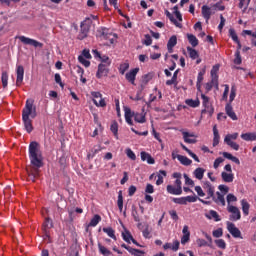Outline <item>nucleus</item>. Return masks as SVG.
Listing matches in <instances>:
<instances>
[{
	"label": "nucleus",
	"instance_id": "f257e3e1",
	"mask_svg": "<svg viewBox=\"0 0 256 256\" xmlns=\"http://www.w3.org/2000/svg\"><path fill=\"white\" fill-rule=\"evenodd\" d=\"M28 155L32 167L27 169L28 181L35 183L36 179L41 173V167H43V153L41 152V145L39 142L32 141L28 147Z\"/></svg>",
	"mask_w": 256,
	"mask_h": 256
},
{
	"label": "nucleus",
	"instance_id": "f03ea898",
	"mask_svg": "<svg viewBox=\"0 0 256 256\" xmlns=\"http://www.w3.org/2000/svg\"><path fill=\"white\" fill-rule=\"evenodd\" d=\"M35 119L37 117V108L33 106V102L26 101L25 107L22 110V121L27 133L33 132V121L29 119Z\"/></svg>",
	"mask_w": 256,
	"mask_h": 256
},
{
	"label": "nucleus",
	"instance_id": "7ed1b4c3",
	"mask_svg": "<svg viewBox=\"0 0 256 256\" xmlns=\"http://www.w3.org/2000/svg\"><path fill=\"white\" fill-rule=\"evenodd\" d=\"M97 33L103 41H107L106 45L108 47H111L117 41V34L109 31L107 28H100L97 30Z\"/></svg>",
	"mask_w": 256,
	"mask_h": 256
},
{
	"label": "nucleus",
	"instance_id": "20e7f679",
	"mask_svg": "<svg viewBox=\"0 0 256 256\" xmlns=\"http://www.w3.org/2000/svg\"><path fill=\"white\" fill-rule=\"evenodd\" d=\"M201 99L202 105L204 107V109L202 110V114L208 113L209 117H213V114L215 113V108H213V104L211 103L209 96L201 94Z\"/></svg>",
	"mask_w": 256,
	"mask_h": 256
},
{
	"label": "nucleus",
	"instance_id": "39448f33",
	"mask_svg": "<svg viewBox=\"0 0 256 256\" xmlns=\"http://www.w3.org/2000/svg\"><path fill=\"white\" fill-rule=\"evenodd\" d=\"M239 138V133L227 134L224 138V143L234 151H239V144L235 141Z\"/></svg>",
	"mask_w": 256,
	"mask_h": 256
},
{
	"label": "nucleus",
	"instance_id": "423d86ee",
	"mask_svg": "<svg viewBox=\"0 0 256 256\" xmlns=\"http://www.w3.org/2000/svg\"><path fill=\"white\" fill-rule=\"evenodd\" d=\"M90 29H91V19L87 18L80 25V32L77 36V39H79V41H83V39H86Z\"/></svg>",
	"mask_w": 256,
	"mask_h": 256
},
{
	"label": "nucleus",
	"instance_id": "0eeeda50",
	"mask_svg": "<svg viewBox=\"0 0 256 256\" xmlns=\"http://www.w3.org/2000/svg\"><path fill=\"white\" fill-rule=\"evenodd\" d=\"M173 203L176 205H187V203L197 202V196H184L180 198H172Z\"/></svg>",
	"mask_w": 256,
	"mask_h": 256
},
{
	"label": "nucleus",
	"instance_id": "6e6552de",
	"mask_svg": "<svg viewBox=\"0 0 256 256\" xmlns=\"http://www.w3.org/2000/svg\"><path fill=\"white\" fill-rule=\"evenodd\" d=\"M91 95L93 97V103L96 105V107H107V103L105 102L101 92H91Z\"/></svg>",
	"mask_w": 256,
	"mask_h": 256
},
{
	"label": "nucleus",
	"instance_id": "1a4fd4ad",
	"mask_svg": "<svg viewBox=\"0 0 256 256\" xmlns=\"http://www.w3.org/2000/svg\"><path fill=\"white\" fill-rule=\"evenodd\" d=\"M19 41L24 45H31L32 47H39L40 49L43 47V43L26 36H19Z\"/></svg>",
	"mask_w": 256,
	"mask_h": 256
},
{
	"label": "nucleus",
	"instance_id": "9d476101",
	"mask_svg": "<svg viewBox=\"0 0 256 256\" xmlns=\"http://www.w3.org/2000/svg\"><path fill=\"white\" fill-rule=\"evenodd\" d=\"M228 213H232L230 215V221H239L241 219V211L237 206L228 205Z\"/></svg>",
	"mask_w": 256,
	"mask_h": 256
},
{
	"label": "nucleus",
	"instance_id": "9b49d317",
	"mask_svg": "<svg viewBox=\"0 0 256 256\" xmlns=\"http://www.w3.org/2000/svg\"><path fill=\"white\" fill-rule=\"evenodd\" d=\"M227 230L235 239H243L241 236V230L237 228L232 222H227Z\"/></svg>",
	"mask_w": 256,
	"mask_h": 256
},
{
	"label": "nucleus",
	"instance_id": "f8f14e48",
	"mask_svg": "<svg viewBox=\"0 0 256 256\" xmlns=\"http://www.w3.org/2000/svg\"><path fill=\"white\" fill-rule=\"evenodd\" d=\"M203 189L207 193L206 199H212V197L215 195V186H213L211 182L205 181L203 183Z\"/></svg>",
	"mask_w": 256,
	"mask_h": 256
},
{
	"label": "nucleus",
	"instance_id": "ddd939ff",
	"mask_svg": "<svg viewBox=\"0 0 256 256\" xmlns=\"http://www.w3.org/2000/svg\"><path fill=\"white\" fill-rule=\"evenodd\" d=\"M202 17L206 20V23L211 19V15H215V11L213 7H209L208 5H203L201 8Z\"/></svg>",
	"mask_w": 256,
	"mask_h": 256
},
{
	"label": "nucleus",
	"instance_id": "4468645a",
	"mask_svg": "<svg viewBox=\"0 0 256 256\" xmlns=\"http://www.w3.org/2000/svg\"><path fill=\"white\" fill-rule=\"evenodd\" d=\"M210 73L212 83L215 84L216 89H219V75H217L219 73V64L213 66Z\"/></svg>",
	"mask_w": 256,
	"mask_h": 256
},
{
	"label": "nucleus",
	"instance_id": "2eb2a0df",
	"mask_svg": "<svg viewBox=\"0 0 256 256\" xmlns=\"http://www.w3.org/2000/svg\"><path fill=\"white\" fill-rule=\"evenodd\" d=\"M107 67L109 66L103 63L98 65V71L96 73L97 79H101L102 77H107V75H109V68Z\"/></svg>",
	"mask_w": 256,
	"mask_h": 256
},
{
	"label": "nucleus",
	"instance_id": "dca6fc26",
	"mask_svg": "<svg viewBox=\"0 0 256 256\" xmlns=\"http://www.w3.org/2000/svg\"><path fill=\"white\" fill-rule=\"evenodd\" d=\"M16 75V85L19 86L23 83V77H25V68L22 65L17 66Z\"/></svg>",
	"mask_w": 256,
	"mask_h": 256
},
{
	"label": "nucleus",
	"instance_id": "f3484780",
	"mask_svg": "<svg viewBox=\"0 0 256 256\" xmlns=\"http://www.w3.org/2000/svg\"><path fill=\"white\" fill-rule=\"evenodd\" d=\"M137 73H139V68H134L126 73L125 77L131 85H135V79L137 78Z\"/></svg>",
	"mask_w": 256,
	"mask_h": 256
},
{
	"label": "nucleus",
	"instance_id": "a211bd4d",
	"mask_svg": "<svg viewBox=\"0 0 256 256\" xmlns=\"http://www.w3.org/2000/svg\"><path fill=\"white\" fill-rule=\"evenodd\" d=\"M225 112H226V115H228V117H230V119H232V121H237V119H238L237 114L233 110V106L231 105V103L226 104Z\"/></svg>",
	"mask_w": 256,
	"mask_h": 256
},
{
	"label": "nucleus",
	"instance_id": "6ab92c4d",
	"mask_svg": "<svg viewBox=\"0 0 256 256\" xmlns=\"http://www.w3.org/2000/svg\"><path fill=\"white\" fill-rule=\"evenodd\" d=\"M217 197L215 194L212 197V201L216 203L217 205H222V207H225V194H221V192H216Z\"/></svg>",
	"mask_w": 256,
	"mask_h": 256
},
{
	"label": "nucleus",
	"instance_id": "aec40b11",
	"mask_svg": "<svg viewBox=\"0 0 256 256\" xmlns=\"http://www.w3.org/2000/svg\"><path fill=\"white\" fill-rule=\"evenodd\" d=\"M140 157L142 161H147L148 165H155V158L151 156V154L142 151L140 153Z\"/></svg>",
	"mask_w": 256,
	"mask_h": 256
},
{
	"label": "nucleus",
	"instance_id": "412c9836",
	"mask_svg": "<svg viewBox=\"0 0 256 256\" xmlns=\"http://www.w3.org/2000/svg\"><path fill=\"white\" fill-rule=\"evenodd\" d=\"M49 229H53V220H51V218H45L43 223V231L46 237H49Z\"/></svg>",
	"mask_w": 256,
	"mask_h": 256
},
{
	"label": "nucleus",
	"instance_id": "4be33fe9",
	"mask_svg": "<svg viewBox=\"0 0 256 256\" xmlns=\"http://www.w3.org/2000/svg\"><path fill=\"white\" fill-rule=\"evenodd\" d=\"M166 191L170 195H182L183 194V188H177L173 185H167Z\"/></svg>",
	"mask_w": 256,
	"mask_h": 256
},
{
	"label": "nucleus",
	"instance_id": "5701e85b",
	"mask_svg": "<svg viewBox=\"0 0 256 256\" xmlns=\"http://www.w3.org/2000/svg\"><path fill=\"white\" fill-rule=\"evenodd\" d=\"M180 147L183 149V151H186V153H188V155L190 157H192V159H194V161H196V163L201 162V160H199V157L197 156V154L193 153V151H191L189 148H187V146H185V144L180 143Z\"/></svg>",
	"mask_w": 256,
	"mask_h": 256
},
{
	"label": "nucleus",
	"instance_id": "b1692460",
	"mask_svg": "<svg viewBox=\"0 0 256 256\" xmlns=\"http://www.w3.org/2000/svg\"><path fill=\"white\" fill-rule=\"evenodd\" d=\"M182 135H183V139L186 143H189V144H195L197 143V139L195 138H189V137H195V134H191L189 132H182Z\"/></svg>",
	"mask_w": 256,
	"mask_h": 256
},
{
	"label": "nucleus",
	"instance_id": "393cba45",
	"mask_svg": "<svg viewBox=\"0 0 256 256\" xmlns=\"http://www.w3.org/2000/svg\"><path fill=\"white\" fill-rule=\"evenodd\" d=\"M213 135H214V138H213V147H217V145H219V141L221 139V136L219 135V130L217 129V125H214L213 126Z\"/></svg>",
	"mask_w": 256,
	"mask_h": 256
},
{
	"label": "nucleus",
	"instance_id": "a878e982",
	"mask_svg": "<svg viewBox=\"0 0 256 256\" xmlns=\"http://www.w3.org/2000/svg\"><path fill=\"white\" fill-rule=\"evenodd\" d=\"M221 177H222V181H224V183H233V180L235 179V176L233 175L232 172H230V173L222 172Z\"/></svg>",
	"mask_w": 256,
	"mask_h": 256
},
{
	"label": "nucleus",
	"instance_id": "bb28decb",
	"mask_svg": "<svg viewBox=\"0 0 256 256\" xmlns=\"http://www.w3.org/2000/svg\"><path fill=\"white\" fill-rule=\"evenodd\" d=\"M206 219H214V221L219 222L221 221V217L219 216V213L215 210H210L208 214H205Z\"/></svg>",
	"mask_w": 256,
	"mask_h": 256
},
{
	"label": "nucleus",
	"instance_id": "cd10ccee",
	"mask_svg": "<svg viewBox=\"0 0 256 256\" xmlns=\"http://www.w3.org/2000/svg\"><path fill=\"white\" fill-rule=\"evenodd\" d=\"M177 159L181 165H184L185 167H189V165L193 163V160L189 159L187 156L177 155Z\"/></svg>",
	"mask_w": 256,
	"mask_h": 256
},
{
	"label": "nucleus",
	"instance_id": "c85d7f7f",
	"mask_svg": "<svg viewBox=\"0 0 256 256\" xmlns=\"http://www.w3.org/2000/svg\"><path fill=\"white\" fill-rule=\"evenodd\" d=\"M193 175L198 181H201L205 177V169L198 167L194 170Z\"/></svg>",
	"mask_w": 256,
	"mask_h": 256
},
{
	"label": "nucleus",
	"instance_id": "c756f323",
	"mask_svg": "<svg viewBox=\"0 0 256 256\" xmlns=\"http://www.w3.org/2000/svg\"><path fill=\"white\" fill-rule=\"evenodd\" d=\"M165 15H166V17H168V19L171 21V23H173L176 27H179V29H181V27H183V25L181 23H179L177 21V19H175V17L173 16V14H171V12H169V10H165Z\"/></svg>",
	"mask_w": 256,
	"mask_h": 256
},
{
	"label": "nucleus",
	"instance_id": "7c9ffc66",
	"mask_svg": "<svg viewBox=\"0 0 256 256\" xmlns=\"http://www.w3.org/2000/svg\"><path fill=\"white\" fill-rule=\"evenodd\" d=\"M243 141H256V132H248L241 134Z\"/></svg>",
	"mask_w": 256,
	"mask_h": 256
},
{
	"label": "nucleus",
	"instance_id": "2f4dec72",
	"mask_svg": "<svg viewBox=\"0 0 256 256\" xmlns=\"http://www.w3.org/2000/svg\"><path fill=\"white\" fill-rule=\"evenodd\" d=\"M222 155L223 157H225V159H229L233 163H236V165H241V161H239V158L233 156L231 153L223 152Z\"/></svg>",
	"mask_w": 256,
	"mask_h": 256
},
{
	"label": "nucleus",
	"instance_id": "473e14b6",
	"mask_svg": "<svg viewBox=\"0 0 256 256\" xmlns=\"http://www.w3.org/2000/svg\"><path fill=\"white\" fill-rule=\"evenodd\" d=\"M187 52L189 54L190 59L195 60L199 59V52L192 48L191 46L187 47Z\"/></svg>",
	"mask_w": 256,
	"mask_h": 256
},
{
	"label": "nucleus",
	"instance_id": "72a5a7b5",
	"mask_svg": "<svg viewBox=\"0 0 256 256\" xmlns=\"http://www.w3.org/2000/svg\"><path fill=\"white\" fill-rule=\"evenodd\" d=\"M187 39L192 47H197V45H199V39H197L196 35L187 34Z\"/></svg>",
	"mask_w": 256,
	"mask_h": 256
},
{
	"label": "nucleus",
	"instance_id": "f704fd0d",
	"mask_svg": "<svg viewBox=\"0 0 256 256\" xmlns=\"http://www.w3.org/2000/svg\"><path fill=\"white\" fill-rule=\"evenodd\" d=\"M241 205H242V211H243V214L245 216L249 215V209L251 207V205L249 204V202H247V200L243 199L241 200Z\"/></svg>",
	"mask_w": 256,
	"mask_h": 256
},
{
	"label": "nucleus",
	"instance_id": "c9c22d12",
	"mask_svg": "<svg viewBox=\"0 0 256 256\" xmlns=\"http://www.w3.org/2000/svg\"><path fill=\"white\" fill-rule=\"evenodd\" d=\"M103 232L106 233L111 239H114V241H117V236H115V230L113 228H103Z\"/></svg>",
	"mask_w": 256,
	"mask_h": 256
},
{
	"label": "nucleus",
	"instance_id": "e433bc0d",
	"mask_svg": "<svg viewBox=\"0 0 256 256\" xmlns=\"http://www.w3.org/2000/svg\"><path fill=\"white\" fill-rule=\"evenodd\" d=\"M1 81H2L3 89H6L8 83H9V73H7V71L2 72Z\"/></svg>",
	"mask_w": 256,
	"mask_h": 256
},
{
	"label": "nucleus",
	"instance_id": "4c0bfd02",
	"mask_svg": "<svg viewBox=\"0 0 256 256\" xmlns=\"http://www.w3.org/2000/svg\"><path fill=\"white\" fill-rule=\"evenodd\" d=\"M250 3H251V0H239L238 7L239 9H242L243 13H245Z\"/></svg>",
	"mask_w": 256,
	"mask_h": 256
},
{
	"label": "nucleus",
	"instance_id": "58836bf2",
	"mask_svg": "<svg viewBox=\"0 0 256 256\" xmlns=\"http://www.w3.org/2000/svg\"><path fill=\"white\" fill-rule=\"evenodd\" d=\"M117 206L120 213H123V191L122 190L118 192Z\"/></svg>",
	"mask_w": 256,
	"mask_h": 256
},
{
	"label": "nucleus",
	"instance_id": "ea45409f",
	"mask_svg": "<svg viewBox=\"0 0 256 256\" xmlns=\"http://www.w3.org/2000/svg\"><path fill=\"white\" fill-rule=\"evenodd\" d=\"M186 105H188V107H193V109H195L196 107H199V105H201V102L199 101V99L193 100V99H187L185 101Z\"/></svg>",
	"mask_w": 256,
	"mask_h": 256
},
{
	"label": "nucleus",
	"instance_id": "a19ab883",
	"mask_svg": "<svg viewBox=\"0 0 256 256\" xmlns=\"http://www.w3.org/2000/svg\"><path fill=\"white\" fill-rule=\"evenodd\" d=\"M110 130L112 131L114 137H116V139H119V124H117V122H113L110 126Z\"/></svg>",
	"mask_w": 256,
	"mask_h": 256
},
{
	"label": "nucleus",
	"instance_id": "79ce46f5",
	"mask_svg": "<svg viewBox=\"0 0 256 256\" xmlns=\"http://www.w3.org/2000/svg\"><path fill=\"white\" fill-rule=\"evenodd\" d=\"M134 121H136V123H145V121H147V119L145 118V114L135 113L134 114Z\"/></svg>",
	"mask_w": 256,
	"mask_h": 256
},
{
	"label": "nucleus",
	"instance_id": "37998d69",
	"mask_svg": "<svg viewBox=\"0 0 256 256\" xmlns=\"http://www.w3.org/2000/svg\"><path fill=\"white\" fill-rule=\"evenodd\" d=\"M101 221V217L99 214L94 215V217L91 219L88 227H97L99 225V222Z\"/></svg>",
	"mask_w": 256,
	"mask_h": 256
},
{
	"label": "nucleus",
	"instance_id": "c03bdc74",
	"mask_svg": "<svg viewBox=\"0 0 256 256\" xmlns=\"http://www.w3.org/2000/svg\"><path fill=\"white\" fill-rule=\"evenodd\" d=\"M163 177H167V171L160 170L158 174V179L156 181V185H163Z\"/></svg>",
	"mask_w": 256,
	"mask_h": 256
},
{
	"label": "nucleus",
	"instance_id": "a18cd8bd",
	"mask_svg": "<svg viewBox=\"0 0 256 256\" xmlns=\"http://www.w3.org/2000/svg\"><path fill=\"white\" fill-rule=\"evenodd\" d=\"M98 249H99V253L103 256L111 255V251L105 248V246L101 245V243H98Z\"/></svg>",
	"mask_w": 256,
	"mask_h": 256
},
{
	"label": "nucleus",
	"instance_id": "49530a36",
	"mask_svg": "<svg viewBox=\"0 0 256 256\" xmlns=\"http://www.w3.org/2000/svg\"><path fill=\"white\" fill-rule=\"evenodd\" d=\"M229 37H231L234 43H239V36H237V32H235V29H229Z\"/></svg>",
	"mask_w": 256,
	"mask_h": 256
},
{
	"label": "nucleus",
	"instance_id": "de8ad7c7",
	"mask_svg": "<svg viewBox=\"0 0 256 256\" xmlns=\"http://www.w3.org/2000/svg\"><path fill=\"white\" fill-rule=\"evenodd\" d=\"M122 237L126 243H131V241H133L134 239L133 235H131V232L129 231H125L124 233H122Z\"/></svg>",
	"mask_w": 256,
	"mask_h": 256
},
{
	"label": "nucleus",
	"instance_id": "09e8293b",
	"mask_svg": "<svg viewBox=\"0 0 256 256\" xmlns=\"http://www.w3.org/2000/svg\"><path fill=\"white\" fill-rule=\"evenodd\" d=\"M132 217L136 223H139V221H141V218L139 217V212L137 211V208H135V206H132Z\"/></svg>",
	"mask_w": 256,
	"mask_h": 256
},
{
	"label": "nucleus",
	"instance_id": "8fccbe9b",
	"mask_svg": "<svg viewBox=\"0 0 256 256\" xmlns=\"http://www.w3.org/2000/svg\"><path fill=\"white\" fill-rule=\"evenodd\" d=\"M241 63H243V59L241 58V51H236L235 52L234 64L235 65H241Z\"/></svg>",
	"mask_w": 256,
	"mask_h": 256
},
{
	"label": "nucleus",
	"instance_id": "3c124183",
	"mask_svg": "<svg viewBox=\"0 0 256 256\" xmlns=\"http://www.w3.org/2000/svg\"><path fill=\"white\" fill-rule=\"evenodd\" d=\"M215 244L219 247V249H227V243L223 239L215 240Z\"/></svg>",
	"mask_w": 256,
	"mask_h": 256
},
{
	"label": "nucleus",
	"instance_id": "603ef678",
	"mask_svg": "<svg viewBox=\"0 0 256 256\" xmlns=\"http://www.w3.org/2000/svg\"><path fill=\"white\" fill-rule=\"evenodd\" d=\"M126 155L132 161H135V159H137V156L135 155V152H133V150H131V148L126 149Z\"/></svg>",
	"mask_w": 256,
	"mask_h": 256
},
{
	"label": "nucleus",
	"instance_id": "864d4df0",
	"mask_svg": "<svg viewBox=\"0 0 256 256\" xmlns=\"http://www.w3.org/2000/svg\"><path fill=\"white\" fill-rule=\"evenodd\" d=\"M175 45H177V36L173 35L168 40L167 47H175Z\"/></svg>",
	"mask_w": 256,
	"mask_h": 256
},
{
	"label": "nucleus",
	"instance_id": "5fc2aeb1",
	"mask_svg": "<svg viewBox=\"0 0 256 256\" xmlns=\"http://www.w3.org/2000/svg\"><path fill=\"white\" fill-rule=\"evenodd\" d=\"M78 61H79V63L84 65V67H90V65H91V62L89 60L85 59L84 56L78 57Z\"/></svg>",
	"mask_w": 256,
	"mask_h": 256
},
{
	"label": "nucleus",
	"instance_id": "6e6d98bb",
	"mask_svg": "<svg viewBox=\"0 0 256 256\" xmlns=\"http://www.w3.org/2000/svg\"><path fill=\"white\" fill-rule=\"evenodd\" d=\"M213 11H223L225 9L224 5H221V2H217L212 5Z\"/></svg>",
	"mask_w": 256,
	"mask_h": 256
},
{
	"label": "nucleus",
	"instance_id": "4d7b16f0",
	"mask_svg": "<svg viewBox=\"0 0 256 256\" xmlns=\"http://www.w3.org/2000/svg\"><path fill=\"white\" fill-rule=\"evenodd\" d=\"M183 177L185 179V185H190V187H193L195 185V182L191 178H189V175L184 173Z\"/></svg>",
	"mask_w": 256,
	"mask_h": 256
},
{
	"label": "nucleus",
	"instance_id": "13d9d810",
	"mask_svg": "<svg viewBox=\"0 0 256 256\" xmlns=\"http://www.w3.org/2000/svg\"><path fill=\"white\" fill-rule=\"evenodd\" d=\"M226 200L228 205H230L231 203H235V201H237V196H234L232 193H230L227 195Z\"/></svg>",
	"mask_w": 256,
	"mask_h": 256
},
{
	"label": "nucleus",
	"instance_id": "bf43d9fd",
	"mask_svg": "<svg viewBox=\"0 0 256 256\" xmlns=\"http://www.w3.org/2000/svg\"><path fill=\"white\" fill-rule=\"evenodd\" d=\"M213 237H223V228H218L212 232Z\"/></svg>",
	"mask_w": 256,
	"mask_h": 256
},
{
	"label": "nucleus",
	"instance_id": "052dcab7",
	"mask_svg": "<svg viewBox=\"0 0 256 256\" xmlns=\"http://www.w3.org/2000/svg\"><path fill=\"white\" fill-rule=\"evenodd\" d=\"M152 43H153V39L151 38V35L146 34L145 40L143 41V45H146L147 47H149V45H151Z\"/></svg>",
	"mask_w": 256,
	"mask_h": 256
},
{
	"label": "nucleus",
	"instance_id": "680f3d73",
	"mask_svg": "<svg viewBox=\"0 0 256 256\" xmlns=\"http://www.w3.org/2000/svg\"><path fill=\"white\" fill-rule=\"evenodd\" d=\"M168 213L173 221H179V215L176 210H170Z\"/></svg>",
	"mask_w": 256,
	"mask_h": 256
},
{
	"label": "nucleus",
	"instance_id": "e2e57ef3",
	"mask_svg": "<svg viewBox=\"0 0 256 256\" xmlns=\"http://www.w3.org/2000/svg\"><path fill=\"white\" fill-rule=\"evenodd\" d=\"M223 161H225V159H223L222 157L216 158L213 164L214 169H219V166L221 165V163H223Z\"/></svg>",
	"mask_w": 256,
	"mask_h": 256
},
{
	"label": "nucleus",
	"instance_id": "0e129e2a",
	"mask_svg": "<svg viewBox=\"0 0 256 256\" xmlns=\"http://www.w3.org/2000/svg\"><path fill=\"white\" fill-rule=\"evenodd\" d=\"M135 112H132L130 108H125V118L133 119Z\"/></svg>",
	"mask_w": 256,
	"mask_h": 256
},
{
	"label": "nucleus",
	"instance_id": "69168bd1",
	"mask_svg": "<svg viewBox=\"0 0 256 256\" xmlns=\"http://www.w3.org/2000/svg\"><path fill=\"white\" fill-rule=\"evenodd\" d=\"M127 69H129V63L121 64L119 69L121 75H125V72L127 71Z\"/></svg>",
	"mask_w": 256,
	"mask_h": 256
},
{
	"label": "nucleus",
	"instance_id": "338daca9",
	"mask_svg": "<svg viewBox=\"0 0 256 256\" xmlns=\"http://www.w3.org/2000/svg\"><path fill=\"white\" fill-rule=\"evenodd\" d=\"M203 75H205V72H199L198 76H197V87L198 89H201V86L199 85V83L203 82Z\"/></svg>",
	"mask_w": 256,
	"mask_h": 256
},
{
	"label": "nucleus",
	"instance_id": "774afa93",
	"mask_svg": "<svg viewBox=\"0 0 256 256\" xmlns=\"http://www.w3.org/2000/svg\"><path fill=\"white\" fill-rule=\"evenodd\" d=\"M218 189L223 193V195H227V193H229V188L223 184L219 185Z\"/></svg>",
	"mask_w": 256,
	"mask_h": 256
}]
</instances>
